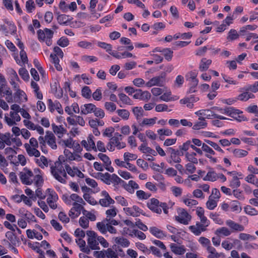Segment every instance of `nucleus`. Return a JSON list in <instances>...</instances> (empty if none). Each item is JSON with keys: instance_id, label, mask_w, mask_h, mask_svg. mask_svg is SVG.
<instances>
[{"instance_id": "obj_1", "label": "nucleus", "mask_w": 258, "mask_h": 258, "mask_svg": "<svg viewBox=\"0 0 258 258\" xmlns=\"http://www.w3.org/2000/svg\"><path fill=\"white\" fill-rule=\"evenodd\" d=\"M61 157L62 155L59 156L58 161H56L54 163L55 166H51V173L54 177L59 182L62 183H66V180L65 179L63 178V177L58 174V173H62L65 170L61 165L62 162L60 161V158Z\"/></svg>"}, {"instance_id": "obj_2", "label": "nucleus", "mask_w": 258, "mask_h": 258, "mask_svg": "<svg viewBox=\"0 0 258 258\" xmlns=\"http://www.w3.org/2000/svg\"><path fill=\"white\" fill-rule=\"evenodd\" d=\"M38 39L40 41L45 42L47 46H50L52 44V38L53 36V32L48 28H45L43 30L39 29L37 32Z\"/></svg>"}, {"instance_id": "obj_3", "label": "nucleus", "mask_w": 258, "mask_h": 258, "mask_svg": "<svg viewBox=\"0 0 258 258\" xmlns=\"http://www.w3.org/2000/svg\"><path fill=\"white\" fill-rule=\"evenodd\" d=\"M7 97H6V100L9 103H21L27 100V97L26 93L22 90H18L13 95L11 92Z\"/></svg>"}, {"instance_id": "obj_4", "label": "nucleus", "mask_w": 258, "mask_h": 258, "mask_svg": "<svg viewBox=\"0 0 258 258\" xmlns=\"http://www.w3.org/2000/svg\"><path fill=\"white\" fill-rule=\"evenodd\" d=\"M4 21L5 23L1 25V28L5 35L7 36L9 34L12 35L15 34L17 31V27L14 23L7 19H5Z\"/></svg>"}, {"instance_id": "obj_5", "label": "nucleus", "mask_w": 258, "mask_h": 258, "mask_svg": "<svg viewBox=\"0 0 258 258\" xmlns=\"http://www.w3.org/2000/svg\"><path fill=\"white\" fill-rule=\"evenodd\" d=\"M165 73H162L160 76L151 79L146 83V86L148 87H151L153 86L162 87L165 83Z\"/></svg>"}, {"instance_id": "obj_6", "label": "nucleus", "mask_w": 258, "mask_h": 258, "mask_svg": "<svg viewBox=\"0 0 258 258\" xmlns=\"http://www.w3.org/2000/svg\"><path fill=\"white\" fill-rule=\"evenodd\" d=\"M6 237L8 240L4 239V241L9 244V247L12 245L19 246L21 244L19 238L12 231H8L6 233Z\"/></svg>"}, {"instance_id": "obj_7", "label": "nucleus", "mask_w": 258, "mask_h": 258, "mask_svg": "<svg viewBox=\"0 0 258 258\" xmlns=\"http://www.w3.org/2000/svg\"><path fill=\"white\" fill-rule=\"evenodd\" d=\"M161 202L155 198H152L150 201L148 202L147 206L148 208L152 212L157 214H161L162 212L161 209L160 208Z\"/></svg>"}, {"instance_id": "obj_8", "label": "nucleus", "mask_w": 258, "mask_h": 258, "mask_svg": "<svg viewBox=\"0 0 258 258\" xmlns=\"http://www.w3.org/2000/svg\"><path fill=\"white\" fill-rule=\"evenodd\" d=\"M81 113H104L101 108H97L92 103L84 104L81 106Z\"/></svg>"}, {"instance_id": "obj_9", "label": "nucleus", "mask_w": 258, "mask_h": 258, "mask_svg": "<svg viewBox=\"0 0 258 258\" xmlns=\"http://www.w3.org/2000/svg\"><path fill=\"white\" fill-rule=\"evenodd\" d=\"M47 107L48 110L51 112L56 111L57 113H63V109L61 105L57 100L53 101L51 99H48Z\"/></svg>"}, {"instance_id": "obj_10", "label": "nucleus", "mask_w": 258, "mask_h": 258, "mask_svg": "<svg viewBox=\"0 0 258 258\" xmlns=\"http://www.w3.org/2000/svg\"><path fill=\"white\" fill-rule=\"evenodd\" d=\"M151 94L148 91H143L141 89H137L136 94L133 95V98L143 101H148L151 98Z\"/></svg>"}, {"instance_id": "obj_11", "label": "nucleus", "mask_w": 258, "mask_h": 258, "mask_svg": "<svg viewBox=\"0 0 258 258\" xmlns=\"http://www.w3.org/2000/svg\"><path fill=\"white\" fill-rule=\"evenodd\" d=\"M45 139L47 140L48 145L50 146L52 149L55 150L57 149L55 137L51 131H48L46 132Z\"/></svg>"}, {"instance_id": "obj_12", "label": "nucleus", "mask_w": 258, "mask_h": 258, "mask_svg": "<svg viewBox=\"0 0 258 258\" xmlns=\"http://www.w3.org/2000/svg\"><path fill=\"white\" fill-rule=\"evenodd\" d=\"M5 115V119L9 126H12L16 124V121H19L21 117L19 114H7Z\"/></svg>"}, {"instance_id": "obj_13", "label": "nucleus", "mask_w": 258, "mask_h": 258, "mask_svg": "<svg viewBox=\"0 0 258 258\" xmlns=\"http://www.w3.org/2000/svg\"><path fill=\"white\" fill-rule=\"evenodd\" d=\"M208 125V123L206 120L204 119L203 116H199L198 120L195 121L194 125H192V128L194 130H199L206 128Z\"/></svg>"}, {"instance_id": "obj_14", "label": "nucleus", "mask_w": 258, "mask_h": 258, "mask_svg": "<svg viewBox=\"0 0 258 258\" xmlns=\"http://www.w3.org/2000/svg\"><path fill=\"white\" fill-rule=\"evenodd\" d=\"M249 91H243L242 88H241L240 92H243L240 94L236 99L242 101H246L250 98H254L255 97L254 95L252 93H249Z\"/></svg>"}, {"instance_id": "obj_15", "label": "nucleus", "mask_w": 258, "mask_h": 258, "mask_svg": "<svg viewBox=\"0 0 258 258\" xmlns=\"http://www.w3.org/2000/svg\"><path fill=\"white\" fill-rule=\"evenodd\" d=\"M150 232L155 237L159 239H162L166 236V234L161 230L156 227H151L150 228Z\"/></svg>"}, {"instance_id": "obj_16", "label": "nucleus", "mask_w": 258, "mask_h": 258, "mask_svg": "<svg viewBox=\"0 0 258 258\" xmlns=\"http://www.w3.org/2000/svg\"><path fill=\"white\" fill-rule=\"evenodd\" d=\"M212 63L211 59H207L206 58H203L200 61L199 65V70L201 72L207 71Z\"/></svg>"}, {"instance_id": "obj_17", "label": "nucleus", "mask_w": 258, "mask_h": 258, "mask_svg": "<svg viewBox=\"0 0 258 258\" xmlns=\"http://www.w3.org/2000/svg\"><path fill=\"white\" fill-rule=\"evenodd\" d=\"M52 130L56 134L59 138L62 137L63 134H66L67 130L62 125L57 126L55 124H52Z\"/></svg>"}, {"instance_id": "obj_18", "label": "nucleus", "mask_w": 258, "mask_h": 258, "mask_svg": "<svg viewBox=\"0 0 258 258\" xmlns=\"http://www.w3.org/2000/svg\"><path fill=\"white\" fill-rule=\"evenodd\" d=\"M171 251L176 254L181 255L185 252L184 246H178L175 244L172 243L170 245Z\"/></svg>"}, {"instance_id": "obj_19", "label": "nucleus", "mask_w": 258, "mask_h": 258, "mask_svg": "<svg viewBox=\"0 0 258 258\" xmlns=\"http://www.w3.org/2000/svg\"><path fill=\"white\" fill-rule=\"evenodd\" d=\"M10 88L8 87L6 84H3L0 85V98L6 96L7 97L10 96L9 94L11 93Z\"/></svg>"}, {"instance_id": "obj_20", "label": "nucleus", "mask_w": 258, "mask_h": 258, "mask_svg": "<svg viewBox=\"0 0 258 258\" xmlns=\"http://www.w3.org/2000/svg\"><path fill=\"white\" fill-rule=\"evenodd\" d=\"M160 99L164 101L168 102L176 100L178 99V97L177 96L172 97L171 91H168L160 96Z\"/></svg>"}, {"instance_id": "obj_21", "label": "nucleus", "mask_w": 258, "mask_h": 258, "mask_svg": "<svg viewBox=\"0 0 258 258\" xmlns=\"http://www.w3.org/2000/svg\"><path fill=\"white\" fill-rule=\"evenodd\" d=\"M97 174L103 182L107 185L110 184L111 175L109 173H102L101 172H98Z\"/></svg>"}, {"instance_id": "obj_22", "label": "nucleus", "mask_w": 258, "mask_h": 258, "mask_svg": "<svg viewBox=\"0 0 258 258\" xmlns=\"http://www.w3.org/2000/svg\"><path fill=\"white\" fill-rule=\"evenodd\" d=\"M226 224L236 231H242L244 230V227L242 225L236 223L230 220L226 221Z\"/></svg>"}, {"instance_id": "obj_23", "label": "nucleus", "mask_w": 258, "mask_h": 258, "mask_svg": "<svg viewBox=\"0 0 258 258\" xmlns=\"http://www.w3.org/2000/svg\"><path fill=\"white\" fill-rule=\"evenodd\" d=\"M115 242L117 244L120 245L122 247H126L129 246L130 244V241L124 237H115L114 239Z\"/></svg>"}, {"instance_id": "obj_24", "label": "nucleus", "mask_w": 258, "mask_h": 258, "mask_svg": "<svg viewBox=\"0 0 258 258\" xmlns=\"http://www.w3.org/2000/svg\"><path fill=\"white\" fill-rule=\"evenodd\" d=\"M232 152H233L234 156L236 158H242L245 157L248 154V152L247 151L240 149H236L234 150H232Z\"/></svg>"}, {"instance_id": "obj_25", "label": "nucleus", "mask_w": 258, "mask_h": 258, "mask_svg": "<svg viewBox=\"0 0 258 258\" xmlns=\"http://www.w3.org/2000/svg\"><path fill=\"white\" fill-rule=\"evenodd\" d=\"M118 97L119 98V100L123 104H127V105H132L133 104L132 100L125 94L119 93L118 94Z\"/></svg>"}, {"instance_id": "obj_26", "label": "nucleus", "mask_w": 258, "mask_h": 258, "mask_svg": "<svg viewBox=\"0 0 258 258\" xmlns=\"http://www.w3.org/2000/svg\"><path fill=\"white\" fill-rule=\"evenodd\" d=\"M218 178V175L215 171H209L206 176L204 177V180H209L211 181H215Z\"/></svg>"}, {"instance_id": "obj_27", "label": "nucleus", "mask_w": 258, "mask_h": 258, "mask_svg": "<svg viewBox=\"0 0 258 258\" xmlns=\"http://www.w3.org/2000/svg\"><path fill=\"white\" fill-rule=\"evenodd\" d=\"M50 57L52 59V62L54 64L55 69L58 71H61L62 70V68L59 64V59H58V57L56 56L55 54L51 53L50 55Z\"/></svg>"}, {"instance_id": "obj_28", "label": "nucleus", "mask_w": 258, "mask_h": 258, "mask_svg": "<svg viewBox=\"0 0 258 258\" xmlns=\"http://www.w3.org/2000/svg\"><path fill=\"white\" fill-rule=\"evenodd\" d=\"M228 116L233 118L238 122L247 121V118L243 114H226Z\"/></svg>"}, {"instance_id": "obj_29", "label": "nucleus", "mask_w": 258, "mask_h": 258, "mask_svg": "<svg viewBox=\"0 0 258 258\" xmlns=\"http://www.w3.org/2000/svg\"><path fill=\"white\" fill-rule=\"evenodd\" d=\"M242 89L243 91H249L253 93H256L258 92V81L254 82L252 85H248L246 87L242 88Z\"/></svg>"}, {"instance_id": "obj_30", "label": "nucleus", "mask_w": 258, "mask_h": 258, "mask_svg": "<svg viewBox=\"0 0 258 258\" xmlns=\"http://www.w3.org/2000/svg\"><path fill=\"white\" fill-rule=\"evenodd\" d=\"M217 206V202L213 199L212 195L209 197L208 201L206 203V207L209 210L214 209Z\"/></svg>"}, {"instance_id": "obj_31", "label": "nucleus", "mask_w": 258, "mask_h": 258, "mask_svg": "<svg viewBox=\"0 0 258 258\" xmlns=\"http://www.w3.org/2000/svg\"><path fill=\"white\" fill-rule=\"evenodd\" d=\"M162 52L167 60L170 61L172 59L173 52L170 48H166L162 49Z\"/></svg>"}, {"instance_id": "obj_32", "label": "nucleus", "mask_w": 258, "mask_h": 258, "mask_svg": "<svg viewBox=\"0 0 258 258\" xmlns=\"http://www.w3.org/2000/svg\"><path fill=\"white\" fill-rule=\"evenodd\" d=\"M98 157L104 163L105 166H110L111 164V161L108 156L103 153H99L98 154Z\"/></svg>"}, {"instance_id": "obj_33", "label": "nucleus", "mask_w": 258, "mask_h": 258, "mask_svg": "<svg viewBox=\"0 0 258 258\" xmlns=\"http://www.w3.org/2000/svg\"><path fill=\"white\" fill-rule=\"evenodd\" d=\"M20 177L23 184L26 185H31L33 183L32 180H30L26 173L21 172L20 173Z\"/></svg>"}, {"instance_id": "obj_34", "label": "nucleus", "mask_w": 258, "mask_h": 258, "mask_svg": "<svg viewBox=\"0 0 258 258\" xmlns=\"http://www.w3.org/2000/svg\"><path fill=\"white\" fill-rule=\"evenodd\" d=\"M244 212L250 216L258 215V211L250 206L247 205L244 208Z\"/></svg>"}, {"instance_id": "obj_35", "label": "nucleus", "mask_w": 258, "mask_h": 258, "mask_svg": "<svg viewBox=\"0 0 258 258\" xmlns=\"http://www.w3.org/2000/svg\"><path fill=\"white\" fill-rule=\"evenodd\" d=\"M87 241L91 249L95 250L100 249V247L98 246V243L96 241V238H88Z\"/></svg>"}, {"instance_id": "obj_36", "label": "nucleus", "mask_w": 258, "mask_h": 258, "mask_svg": "<svg viewBox=\"0 0 258 258\" xmlns=\"http://www.w3.org/2000/svg\"><path fill=\"white\" fill-rule=\"evenodd\" d=\"M82 95L83 97L89 99L91 97V90L88 86H84L81 90Z\"/></svg>"}, {"instance_id": "obj_37", "label": "nucleus", "mask_w": 258, "mask_h": 258, "mask_svg": "<svg viewBox=\"0 0 258 258\" xmlns=\"http://www.w3.org/2000/svg\"><path fill=\"white\" fill-rule=\"evenodd\" d=\"M215 234L217 235L223 234L224 236H227L231 234V232L227 228L223 227L217 229L215 231Z\"/></svg>"}, {"instance_id": "obj_38", "label": "nucleus", "mask_w": 258, "mask_h": 258, "mask_svg": "<svg viewBox=\"0 0 258 258\" xmlns=\"http://www.w3.org/2000/svg\"><path fill=\"white\" fill-rule=\"evenodd\" d=\"M136 195L139 199L142 200H147L151 196V194L146 193L142 190H137L136 192Z\"/></svg>"}, {"instance_id": "obj_39", "label": "nucleus", "mask_w": 258, "mask_h": 258, "mask_svg": "<svg viewBox=\"0 0 258 258\" xmlns=\"http://www.w3.org/2000/svg\"><path fill=\"white\" fill-rule=\"evenodd\" d=\"M19 74L24 81H28L29 80V75L26 69L23 68H20L19 70Z\"/></svg>"}, {"instance_id": "obj_40", "label": "nucleus", "mask_w": 258, "mask_h": 258, "mask_svg": "<svg viewBox=\"0 0 258 258\" xmlns=\"http://www.w3.org/2000/svg\"><path fill=\"white\" fill-rule=\"evenodd\" d=\"M239 202L238 201H233L231 205V209L232 211L240 213L242 208L239 206Z\"/></svg>"}, {"instance_id": "obj_41", "label": "nucleus", "mask_w": 258, "mask_h": 258, "mask_svg": "<svg viewBox=\"0 0 258 258\" xmlns=\"http://www.w3.org/2000/svg\"><path fill=\"white\" fill-rule=\"evenodd\" d=\"M239 35L237 33L235 29H231L228 33V35L227 37V39L230 40H234L238 38Z\"/></svg>"}, {"instance_id": "obj_42", "label": "nucleus", "mask_w": 258, "mask_h": 258, "mask_svg": "<svg viewBox=\"0 0 258 258\" xmlns=\"http://www.w3.org/2000/svg\"><path fill=\"white\" fill-rule=\"evenodd\" d=\"M240 185V182L237 176H233L232 180L230 181V186L232 188H236Z\"/></svg>"}, {"instance_id": "obj_43", "label": "nucleus", "mask_w": 258, "mask_h": 258, "mask_svg": "<svg viewBox=\"0 0 258 258\" xmlns=\"http://www.w3.org/2000/svg\"><path fill=\"white\" fill-rule=\"evenodd\" d=\"M73 207H72V210H74V211L76 213V216L78 217L81 214L82 209H83V206L81 204L76 202H74L73 204Z\"/></svg>"}, {"instance_id": "obj_44", "label": "nucleus", "mask_w": 258, "mask_h": 258, "mask_svg": "<svg viewBox=\"0 0 258 258\" xmlns=\"http://www.w3.org/2000/svg\"><path fill=\"white\" fill-rule=\"evenodd\" d=\"M98 46L106 50V51L110 54L112 51V45L110 44L106 43L103 42H98Z\"/></svg>"}, {"instance_id": "obj_45", "label": "nucleus", "mask_w": 258, "mask_h": 258, "mask_svg": "<svg viewBox=\"0 0 258 258\" xmlns=\"http://www.w3.org/2000/svg\"><path fill=\"white\" fill-rule=\"evenodd\" d=\"M57 44L62 47H64L69 45V40L66 37H61L57 40Z\"/></svg>"}, {"instance_id": "obj_46", "label": "nucleus", "mask_w": 258, "mask_h": 258, "mask_svg": "<svg viewBox=\"0 0 258 258\" xmlns=\"http://www.w3.org/2000/svg\"><path fill=\"white\" fill-rule=\"evenodd\" d=\"M204 141L207 144H209L211 147H212L215 150L222 153H224V151L219 146V145L217 143L207 139H205Z\"/></svg>"}, {"instance_id": "obj_47", "label": "nucleus", "mask_w": 258, "mask_h": 258, "mask_svg": "<svg viewBox=\"0 0 258 258\" xmlns=\"http://www.w3.org/2000/svg\"><path fill=\"white\" fill-rule=\"evenodd\" d=\"M11 109L13 110V111H11L10 113H27L25 109L21 108L20 106L16 104L12 105L11 106Z\"/></svg>"}, {"instance_id": "obj_48", "label": "nucleus", "mask_w": 258, "mask_h": 258, "mask_svg": "<svg viewBox=\"0 0 258 258\" xmlns=\"http://www.w3.org/2000/svg\"><path fill=\"white\" fill-rule=\"evenodd\" d=\"M83 198L85 201L91 205H95L97 204L96 201L89 194L85 193L83 195Z\"/></svg>"}, {"instance_id": "obj_49", "label": "nucleus", "mask_w": 258, "mask_h": 258, "mask_svg": "<svg viewBox=\"0 0 258 258\" xmlns=\"http://www.w3.org/2000/svg\"><path fill=\"white\" fill-rule=\"evenodd\" d=\"M111 181L114 183V186L124 183V180L120 178L116 174H113L111 175Z\"/></svg>"}, {"instance_id": "obj_50", "label": "nucleus", "mask_w": 258, "mask_h": 258, "mask_svg": "<svg viewBox=\"0 0 258 258\" xmlns=\"http://www.w3.org/2000/svg\"><path fill=\"white\" fill-rule=\"evenodd\" d=\"M35 184L36 187H40L42 186L43 183V179L41 175L37 174L34 177Z\"/></svg>"}, {"instance_id": "obj_51", "label": "nucleus", "mask_w": 258, "mask_h": 258, "mask_svg": "<svg viewBox=\"0 0 258 258\" xmlns=\"http://www.w3.org/2000/svg\"><path fill=\"white\" fill-rule=\"evenodd\" d=\"M136 245L139 249L142 250L145 253L147 254H149L150 253V249H149L144 244L140 242H137L136 243Z\"/></svg>"}, {"instance_id": "obj_52", "label": "nucleus", "mask_w": 258, "mask_h": 258, "mask_svg": "<svg viewBox=\"0 0 258 258\" xmlns=\"http://www.w3.org/2000/svg\"><path fill=\"white\" fill-rule=\"evenodd\" d=\"M26 8L28 13H32L35 9V4L33 0H28L26 3Z\"/></svg>"}, {"instance_id": "obj_53", "label": "nucleus", "mask_w": 258, "mask_h": 258, "mask_svg": "<svg viewBox=\"0 0 258 258\" xmlns=\"http://www.w3.org/2000/svg\"><path fill=\"white\" fill-rule=\"evenodd\" d=\"M105 109L109 112H113L116 108V105L112 102H107L105 103Z\"/></svg>"}, {"instance_id": "obj_54", "label": "nucleus", "mask_w": 258, "mask_h": 258, "mask_svg": "<svg viewBox=\"0 0 258 258\" xmlns=\"http://www.w3.org/2000/svg\"><path fill=\"white\" fill-rule=\"evenodd\" d=\"M94 137L92 135H89L88 137V142L89 145V147H91V150H93L95 152L97 151V148L95 146V144L93 141Z\"/></svg>"}, {"instance_id": "obj_55", "label": "nucleus", "mask_w": 258, "mask_h": 258, "mask_svg": "<svg viewBox=\"0 0 258 258\" xmlns=\"http://www.w3.org/2000/svg\"><path fill=\"white\" fill-rule=\"evenodd\" d=\"M155 110L157 112L161 111H171L170 109H168V106L166 104H158L155 107Z\"/></svg>"}, {"instance_id": "obj_56", "label": "nucleus", "mask_w": 258, "mask_h": 258, "mask_svg": "<svg viewBox=\"0 0 258 258\" xmlns=\"http://www.w3.org/2000/svg\"><path fill=\"white\" fill-rule=\"evenodd\" d=\"M202 151H204L210 155H215V151L206 144L203 143L202 147Z\"/></svg>"}, {"instance_id": "obj_57", "label": "nucleus", "mask_w": 258, "mask_h": 258, "mask_svg": "<svg viewBox=\"0 0 258 258\" xmlns=\"http://www.w3.org/2000/svg\"><path fill=\"white\" fill-rule=\"evenodd\" d=\"M93 98L96 101H100L102 99V92L100 88H98L92 94Z\"/></svg>"}, {"instance_id": "obj_58", "label": "nucleus", "mask_w": 258, "mask_h": 258, "mask_svg": "<svg viewBox=\"0 0 258 258\" xmlns=\"http://www.w3.org/2000/svg\"><path fill=\"white\" fill-rule=\"evenodd\" d=\"M157 118L154 117L151 118H144L142 121V124L144 125H152L155 123Z\"/></svg>"}, {"instance_id": "obj_59", "label": "nucleus", "mask_w": 258, "mask_h": 258, "mask_svg": "<svg viewBox=\"0 0 258 258\" xmlns=\"http://www.w3.org/2000/svg\"><path fill=\"white\" fill-rule=\"evenodd\" d=\"M89 220L85 217H81L79 219L80 225L83 228H87L89 227Z\"/></svg>"}, {"instance_id": "obj_60", "label": "nucleus", "mask_w": 258, "mask_h": 258, "mask_svg": "<svg viewBox=\"0 0 258 258\" xmlns=\"http://www.w3.org/2000/svg\"><path fill=\"white\" fill-rule=\"evenodd\" d=\"M58 219L63 223H68L70 221V218L63 212H60L58 215Z\"/></svg>"}, {"instance_id": "obj_61", "label": "nucleus", "mask_w": 258, "mask_h": 258, "mask_svg": "<svg viewBox=\"0 0 258 258\" xmlns=\"http://www.w3.org/2000/svg\"><path fill=\"white\" fill-rule=\"evenodd\" d=\"M96 226L98 228V229L102 233V234H105L107 232V227L106 225H105V224L102 222H98L96 224Z\"/></svg>"}, {"instance_id": "obj_62", "label": "nucleus", "mask_w": 258, "mask_h": 258, "mask_svg": "<svg viewBox=\"0 0 258 258\" xmlns=\"http://www.w3.org/2000/svg\"><path fill=\"white\" fill-rule=\"evenodd\" d=\"M68 17V16L63 14L58 15L57 17L58 23L60 25L67 24V22L68 21L67 18Z\"/></svg>"}, {"instance_id": "obj_63", "label": "nucleus", "mask_w": 258, "mask_h": 258, "mask_svg": "<svg viewBox=\"0 0 258 258\" xmlns=\"http://www.w3.org/2000/svg\"><path fill=\"white\" fill-rule=\"evenodd\" d=\"M136 221H137L136 222L135 225L136 226H138V227L140 229H141L144 231H146L148 230L147 226L146 225H145L143 223H142L140 219H137Z\"/></svg>"}, {"instance_id": "obj_64", "label": "nucleus", "mask_w": 258, "mask_h": 258, "mask_svg": "<svg viewBox=\"0 0 258 258\" xmlns=\"http://www.w3.org/2000/svg\"><path fill=\"white\" fill-rule=\"evenodd\" d=\"M137 165L146 170L148 168V163L145 162L143 159H139L137 160Z\"/></svg>"}]
</instances>
